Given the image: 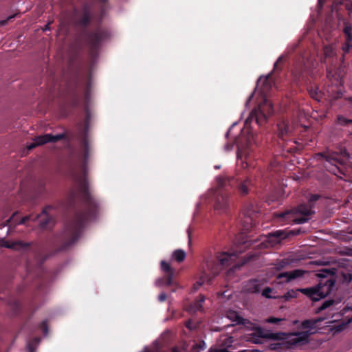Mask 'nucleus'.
Here are the masks:
<instances>
[{
    "label": "nucleus",
    "mask_w": 352,
    "mask_h": 352,
    "mask_svg": "<svg viewBox=\"0 0 352 352\" xmlns=\"http://www.w3.org/2000/svg\"><path fill=\"white\" fill-rule=\"evenodd\" d=\"M88 124L81 132L80 143L82 148V170L74 175L76 188L71 190L68 197L69 206L74 209V216L65 225L63 232L49 241L54 249L53 254L67 250L80 237L85 225L94 219L99 212V204L92 194L88 182L86 164L89 155Z\"/></svg>",
    "instance_id": "nucleus-1"
},
{
    "label": "nucleus",
    "mask_w": 352,
    "mask_h": 352,
    "mask_svg": "<svg viewBox=\"0 0 352 352\" xmlns=\"http://www.w3.org/2000/svg\"><path fill=\"white\" fill-rule=\"evenodd\" d=\"M75 14L77 16L75 24L76 26L85 28L81 35L84 38L85 44L89 47V55L94 61L98 56V50L102 42L109 38V33L107 30L100 27L96 28L94 30L87 28L92 19L91 12L87 4L82 6L81 14H79L77 10H75Z\"/></svg>",
    "instance_id": "nucleus-2"
},
{
    "label": "nucleus",
    "mask_w": 352,
    "mask_h": 352,
    "mask_svg": "<svg viewBox=\"0 0 352 352\" xmlns=\"http://www.w3.org/2000/svg\"><path fill=\"white\" fill-rule=\"evenodd\" d=\"M214 209L219 212H226L230 205L228 189L234 188L241 195L248 194L253 186L250 178L239 179L236 177H219L217 178Z\"/></svg>",
    "instance_id": "nucleus-3"
},
{
    "label": "nucleus",
    "mask_w": 352,
    "mask_h": 352,
    "mask_svg": "<svg viewBox=\"0 0 352 352\" xmlns=\"http://www.w3.org/2000/svg\"><path fill=\"white\" fill-rule=\"evenodd\" d=\"M315 158L324 160L326 170L338 177L345 175L348 169L352 168L350 155L345 148H341L340 152L327 151L316 153Z\"/></svg>",
    "instance_id": "nucleus-4"
},
{
    "label": "nucleus",
    "mask_w": 352,
    "mask_h": 352,
    "mask_svg": "<svg viewBox=\"0 0 352 352\" xmlns=\"http://www.w3.org/2000/svg\"><path fill=\"white\" fill-rule=\"evenodd\" d=\"M319 195H311L307 204H300L290 210L282 212L276 213L277 221L283 224L295 223L302 224L307 222L311 216L314 213L312 210L314 204L320 199Z\"/></svg>",
    "instance_id": "nucleus-5"
},
{
    "label": "nucleus",
    "mask_w": 352,
    "mask_h": 352,
    "mask_svg": "<svg viewBox=\"0 0 352 352\" xmlns=\"http://www.w3.org/2000/svg\"><path fill=\"white\" fill-rule=\"evenodd\" d=\"M334 285L335 281L329 278L325 280L324 282L320 281L318 285L313 287L297 289L296 290L290 289L282 296V298L285 301H288L292 298H297L298 292H300L309 297L311 300L318 301L331 294Z\"/></svg>",
    "instance_id": "nucleus-6"
},
{
    "label": "nucleus",
    "mask_w": 352,
    "mask_h": 352,
    "mask_svg": "<svg viewBox=\"0 0 352 352\" xmlns=\"http://www.w3.org/2000/svg\"><path fill=\"white\" fill-rule=\"evenodd\" d=\"M248 245V242H244L241 246L238 247L236 250H232L230 252H218L214 261H207V270L212 275V277L217 276L223 268L232 265L237 259L239 255Z\"/></svg>",
    "instance_id": "nucleus-7"
},
{
    "label": "nucleus",
    "mask_w": 352,
    "mask_h": 352,
    "mask_svg": "<svg viewBox=\"0 0 352 352\" xmlns=\"http://www.w3.org/2000/svg\"><path fill=\"white\" fill-rule=\"evenodd\" d=\"M311 68V60L304 57L298 58L294 65L292 74L296 82L305 80L310 74Z\"/></svg>",
    "instance_id": "nucleus-8"
},
{
    "label": "nucleus",
    "mask_w": 352,
    "mask_h": 352,
    "mask_svg": "<svg viewBox=\"0 0 352 352\" xmlns=\"http://www.w3.org/2000/svg\"><path fill=\"white\" fill-rule=\"evenodd\" d=\"M52 208V206H47L45 208H43L42 212L36 216L26 215L23 217L21 221H19V224H25L28 221H35L37 219L40 218L41 216H43V219L41 220L39 223V226L41 229H47L51 226H53L54 223V221L53 218H52L48 214V211Z\"/></svg>",
    "instance_id": "nucleus-9"
},
{
    "label": "nucleus",
    "mask_w": 352,
    "mask_h": 352,
    "mask_svg": "<svg viewBox=\"0 0 352 352\" xmlns=\"http://www.w3.org/2000/svg\"><path fill=\"white\" fill-rule=\"evenodd\" d=\"M273 111L272 104L267 99H265L263 102L259 105L258 109L254 111L251 116H254L256 123L261 125L273 113Z\"/></svg>",
    "instance_id": "nucleus-10"
},
{
    "label": "nucleus",
    "mask_w": 352,
    "mask_h": 352,
    "mask_svg": "<svg viewBox=\"0 0 352 352\" xmlns=\"http://www.w3.org/2000/svg\"><path fill=\"white\" fill-rule=\"evenodd\" d=\"M67 135L65 133H60L58 135H52L50 133L44 134L42 135L36 136L34 138V142L29 146V149H32L36 146L43 145L46 143H55L60 140L66 139Z\"/></svg>",
    "instance_id": "nucleus-11"
},
{
    "label": "nucleus",
    "mask_w": 352,
    "mask_h": 352,
    "mask_svg": "<svg viewBox=\"0 0 352 352\" xmlns=\"http://www.w3.org/2000/svg\"><path fill=\"white\" fill-rule=\"evenodd\" d=\"M160 265L162 270L165 273V274L161 280H158L160 284L165 285L166 286H175V287H177V283L173 280L175 271L170 267L169 263L165 261H162Z\"/></svg>",
    "instance_id": "nucleus-12"
},
{
    "label": "nucleus",
    "mask_w": 352,
    "mask_h": 352,
    "mask_svg": "<svg viewBox=\"0 0 352 352\" xmlns=\"http://www.w3.org/2000/svg\"><path fill=\"white\" fill-rule=\"evenodd\" d=\"M305 273V271L300 269H296L290 272H285L280 273L276 276V279L279 280V283H287L292 280L302 277Z\"/></svg>",
    "instance_id": "nucleus-13"
},
{
    "label": "nucleus",
    "mask_w": 352,
    "mask_h": 352,
    "mask_svg": "<svg viewBox=\"0 0 352 352\" xmlns=\"http://www.w3.org/2000/svg\"><path fill=\"white\" fill-rule=\"evenodd\" d=\"M291 133L292 127L288 120L283 119L277 123V133L279 138L285 140Z\"/></svg>",
    "instance_id": "nucleus-14"
},
{
    "label": "nucleus",
    "mask_w": 352,
    "mask_h": 352,
    "mask_svg": "<svg viewBox=\"0 0 352 352\" xmlns=\"http://www.w3.org/2000/svg\"><path fill=\"white\" fill-rule=\"evenodd\" d=\"M1 246L12 249L14 250H26L31 246V243H25L21 241H4L1 243Z\"/></svg>",
    "instance_id": "nucleus-15"
},
{
    "label": "nucleus",
    "mask_w": 352,
    "mask_h": 352,
    "mask_svg": "<svg viewBox=\"0 0 352 352\" xmlns=\"http://www.w3.org/2000/svg\"><path fill=\"white\" fill-rule=\"evenodd\" d=\"M263 283L261 280L252 279L250 280L246 284V290L250 293L257 294L259 293Z\"/></svg>",
    "instance_id": "nucleus-16"
},
{
    "label": "nucleus",
    "mask_w": 352,
    "mask_h": 352,
    "mask_svg": "<svg viewBox=\"0 0 352 352\" xmlns=\"http://www.w3.org/2000/svg\"><path fill=\"white\" fill-rule=\"evenodd\" d=\"M237 157L241 160L244 158L247 166H248L251 160V154L249 147L246 146L243 148L241 146H238Z\"/></svg>",
    "instance_id": "nucleus-17"
},
{
    "label": "nucleus",
    "mask_w": 352,
    "mask_h": 352,
    "mask_svg": "<svg viewBox=\"0 0 352 352\" xmlns=\"http://www.w3.org/2000/svg\"><path fill=\"white\" fill-rule=\"evenodd\" d=\"M311 333H313L309 331L298 332V333H295V336L296 337L293 340L294 343L298 344V343L307 342L309 340V337L310 336V335Z\"/></svg>",
    "instance_id": "nucleus-18"
},
{
    "label": "nucleus",
    "mask_w": 352,
    "mask_h": 352,
    "mask_svg": "<svg viewBox=\"0 0 352 352\" xmlns=\"http://www.w3.org/2000/svg\"><path fill=\"white\" fill-rule=\"evenodd\" d=\"M308 93L311 98L313 99L320 101L322 98V94L319 90L318 87L316 85H311L307 88Z\"/></svg>",
    "instance_id": "nucleus-19"
},
{
    "label": "nucleus",
    "mask_w": 352,
    "mask_h": 352,
    "mask_svg": "<svg viewBox=\"0 0 352 352\" xmlns=\"http://www.w3.org/2000/svg\"><path fill=\"white\" fill-rule=\"evenodd\" d=\"M322 320V318H319L317 319H308L302 322L301 327L302 329H309L310 331L316 328V324Z\"/></svg>",
    "instance_id": "nucleus-20"
},
{
    "label": "nucleus",
    "mask_w": 352,
    "mask_h": 352,
    "mask_svg": "<svg viewBox=\"0 0 352 352\" xmlns=\"http://www.w3.org/2000/svg\"><path fill=\"white\" fill-rule=\"evenodd\" d=\"M336 124L341 126L349 127L352 125V119L347 118L343 115H338L336 119Z\"/></svg>",
    "instance_id": "nucleus-21"
},
{
    "label": "nucleus",
    "mask_w": 352,
    "mask_h": 352,
    "mask_svg": "<svg viewBox=\"0 0 352 352\" xmlns=\"http://www.w3.org/2000/svg\"><path fill=\"white\" fill-rule=\"evenodd\" d=\"M226 316L228 319L232 322H235L236 324H244V319L241 317L238 313L235 311H228L226 314Z\"/></svg>",
    "instance_id": "nucleus-22"
},
{
    "label": "nucleus",
    "mask_w": 352,
    "mask_h": 352,
    "mask_svg": "<svg viewBox=\"0 0 352 352\" xmlns=\"http://www.w3.org/2000/svg\"><path fill=\"white\" fill-rule=\"evenodd\" d=\"M345 41L342 45V50L344 54L349 53L352 49V34L344 35Z\"/></svg>",
    "instance_id": "nucleus-23"
},
{
    "label": "nucleus",
    "mask_w": 352,
    "mask_h": 352,
    "mask_svg": "<svg viewBox=\"0 0 352 352\" xmlns=\"http://www.w3.org/2000/svg\"><path fill=\"white\" fill-rule=\"evenodd\" d=\"M244 216L246 218V223L250 225L249 227H248L245 229L248 230L249 228L252 227L253 219L255 216L254 211L251 208V207H250L245 210Z\"/></svg>",
    "instance_id": "nucleus-24"
},
{
    "label": "nucleus",
    "mask_w": 352,
    "mask_h": 352,
    "mask_svg": "<svg viewBox=\"0 0 352 352\" xmlns=\"http://www.w3.org/2000/svg\"><path fill=\"white\" fill-rule=\"evenodd\" d=\"M288 234L285 233L283 230H277L276 232H273L270 234V237L274 238L275 243H279L282 239H286Z\"/></svg>",
    "instance_id": "nucleus-25"
},
{
    "label": "nucleus",
    "mask_w": 352,
    "mask_h": 352,
    "mask_svg": "<svg viewBox=\"0 0 352 352\" xmlns=\"http://www.w3.org/2000/svg\"><path fill=\"white\" fill-rule=\"evenodd\" d=\"M40 340L41 338L37 337L30 340L27 345L28 352H35L36 349L40 342Z\"/></svg>",
    "instance_id": "nucleus-26"
},
{
    "label": "nucleus",
    "mask_w": 352,
    "mask_h": 352,
    "mask_svg": "<svg viewBox=\"0 0 352 352\" xmlns=\"http://www.w3.org/2000/svg\"><path fill=\"white\" fill-rule=\"evenodd\" d=\"M173 257L176 261L181 263L186 258V252L181 249L176 250L173 253Z\"/></svg>",
    "instance_id": "nucleus-27"
},
{
    "label": "nucleus",
    "mask_w": 352,
    "mask_h": 352,
    "mask_svg": "<svg viewBox=\"0 0 352 352\" xmlns=\"http://www.w3.org/2000/svg\"><path fill=\"white\" fill-rule=\"evenodd\" d=\"M205 281H207L208 284H210L212 281V278L209 277V276L208 274H206V273L200 278V279L199 280H197L194 284V286H193L194 289L197 290L199 287H201L205 283Z\"/></svg>",
    "instance_id": "nucleus-28"
},
{
    "label": "nucleus",
    "mask_w": 352,
    "mask_h": 352,
    "mask_svg": "<svg viewBox=\"0 0 352 352\" xmlns=\"http://www.w3.org/2000/svg\"><path fill=\"white\" fill-rule=\"evenodd\" d=\"M263 88L262 89V91L265 92L268 89H271L272 86V74H269L263 80Z\"/></svg>",
    "instance_id": "nucleus-29"
},
{
    "label": "nucleus",
    "mask_w": 352,
    "mask_h": 352,
    "mask_svg": "<svg viewBox=\"0 0 352 352\" xmlns=\"http://www.w3.org/2000/svg\"><path fill=\"white\" fill-rule=\"evenodd\" d=\"M233 342H234L233 337H232V336L225 337L223 339L221 340L220 346L222 347H225L226 349H228V348L232 346Z\"/></svg>",
    "instance_id": "nucleus-30"
},
{
    "label": "nucleus",
    "mask_w": 352,
    "mask_h": 352,
    "mask_svg": "<svg viewBox=\"0 0 352 352\" xmlns=\"http://www.w3.org/2000/svg\"><path fill=\"white\" fill-rule=\"evenodd\" d=\"M340 301H336L334 299H328L323 302L322 305L320 307L319 310L323 311L326 309L327 308L331 307V305H336L339 303Z\"/></svg>",
    "instance_id": "nucleus-31"
},
{
    "label": "nucleus",
    "mask_w": 352,
    "mask_h": 352,
    "mask_svg": "<svg viewBox=\"0 0 352 352\" xmlns=\"http://www.w3.org/2000/svg\"><path fill=\"white\" fill-rule=\"evenodd\" d=\"M284 58H285V57L283 55L278 57V58L276 60V61L275 62V63L274 65V69H273L274 72H280L282 70V67L280 66V65L283 63Z\"/></svg>",
    "instance_id": "nucleus-32"
},
{
    "label": "nucleus",
    "mask_w": 352,
    "mask_h": 352,
    "mask_svg": "<svg viewBox=\"0 0 352 352\" xmlns=\"http://www.w3.org/2000/svg\"><path fill=\"white\" fill-rule=\"evenodd\" d=\"M185 326L189 330H195L197 328L198 324L196 322H195L193 320H188L186 322Z\"/></svg>",
    "instance_id": "nucleus-33"
},
{
    "label": "nucleus",
    "mask_w": 352,
    "mask_h": 352,
    "mask_svg": "<svg viewBox=\"0 0 352 352\" xmlns=\"http://www.w3.org/2000/svg\"><path fill=\"white\" fill-rule=\"evenodd\" d=\"M334 51L331 45L325 46L324 47V54L326 57H331L333 55Z\"/></svg>",
    "instance_id": "nucleus-34"
},
{
    "label": "nucleus",
    "mask_w": 352,
    "mask_h": 352,
    "mask_svg": "<svg viewBox=\"0 0 352 352\" xmlns=\"http://www.w3.org/2000/svg\"><path fill=\"white\" fill-rule=\"evenodd\" d=\"M343 33L344 35L352 34V26L348 22L344 23Z\"/></svg>",
    "instance_id": "nucleus-35"
},
{
    "label": "nucleus",
    "mask_w": 352,
    "mask_h": 352,
    "mask_svg": "<svg viewBox=\"0 0 352 352\" xmlns=\"http://www.w3.org/2000/svg\"><path fill=\"white\" fill-rule=\"evenodd\" d=\"M204 296H200L199 300L195 302V308L196 309V310H201V309L202 308V303L204 302Z\"/></svg>",
    "instance_id": "nucleus-36"
},
{
    "label": "nucleus",
    "mask_w": 352,
    "mask_h": 352,
    "mask_svg": "<svg viewBox=\"0 0 352 352\" xmlns=\"http://www.w3.org/2000/svg\"><path fill=\"white\" fill-rule=\"evenodd\" d=\"M272 289L270 287H267L263 290L262 296L267 298H273L274 297L270 296V293L272 292Z\"/></svg>",
    "instance_id": "nucleus-37"
},
{
    "label": "nucleus",
    "mask_w": 352,
    "mask_h": 352,
    "mask_svg": "<svg viewBox=\"0 0 352 352\" xmlns=\"http://www.w3.org/2000/svg\"><path fill=\"white\" fill-rule=\"evenodd\" d=\"M39 328L41 329V330H42V331L45 333V334H47V331H48V327H47V322L46 320H44L43 321L40 326H39Z\"/></svg>",
    "instance_id": "nucleus-38"
},
{
    "label": "nucleus",
    "mask_w": 352,
    "mask_h": 352,
    "mask_svg": "<svg viewBox=\"0 0 352 352\" xmlns=\"http://www.w3.org/2000/svg\"><path fill=\"white\" fill-rule=\"evenodd\" d=\"M14 16H15V14H14V15H11V16H8L6 19L1 20V21H0V25H1V26H4V25H7V24H8V23L11 19H14Z\"/></svg>",
    "instance_id": "nucleus-39"
},
{
    "label": "nucleus",
    "mask_w": 352,
    "mask_h": 352,
    "mask_svg": "<svg viewBox=\"0 0 352 352\" xmlns=\"http://www.w3.org/2000/svg\"><path fill=\"white\" fill-rule=\"evenodd\" d=\"M283 320V319L278 318L270 317L267 320V321L270 323L277 324L278 322H280Z\"/></svg>",
    "instance_id": "nucleus-40"
},
{
    "label": "nucleus",
    "mask_w": 352,
    "mask_h": 352,
    "mask_svg": "<svg viewBox=\"0 0 352 352\" xmlns=\"http://www.w3.org/2000/svg\"><path fill=\"white\" fill-rule=\"evenodd\" d=\"M89 86H90V83L89 82V83H87L86 91L85 93V99L86 102H87L89 100Z\"/></svg>",
    "instance_id": "nucleus-41"
},
{
    "label": "nucleus",
    "mask_w": 352,
    "mask_h": 352,
    "mask_svg": "<svg viewBox=\"0 0 352 352\" xmlns=\"http://www.w3.org/2000/svg\"><path fill=\"white\" fill-rule=\"evenodd\" d=\"M286 264L287 263L285 262L281 261L276 265V269L280 270L285 267Z\"/></svg>",
    "instance_id": "nucleus-42"
},
{
    "label": "nucleus",
    "mask_w": 352,
    "mask_h": 352,
    "mask_svg": "<svg viewBox=\"0 0 352 352\" xmlns=\"http://www.w3.org/2000/svg\"><path fill=\"white\" fill-rule=\"evenodd\" d=\"M167 296L165 293L162 292L158 296V300L160 302H164L166 300Z\"/></svg>",
    "instance_id": "nucleus-43"
},
{
    "label": "nucleus",
    "mask_w": 352,
    "mask_h": 352,
    "mask_svg": "<svg viewBox=\"0 0 352 352\" xmlns=\"http://www.w3.org/2000/svg\"><path fill=\"white\" fill-rule=\"evenodd\" d=\"M344 280L346 282H350L352 280V274H346L343 275Z\"/></svg>",
    "instance_id": "nucleus-44"
},
{
    "label": "nucleus",
    "mask_w": 352,
    "mask_h": 352,
    "mask_svg": "<svg viewBox=\"0 0 352 352\" xmlns=\"http://www.w3.org/2000/svg\"><path fill=\"white\" fill-rule=\"evenodd\" d=\"M345 8L349 12H352V2L349 1L345 3Z\"/></svg>",
    "instance_id": "nucleus-45"
},
{
    "label": "nucleus",
    "mask_w": 352,
    "mask_h": 352,
    "mask_svg": "<svg viewBox=\"0 0 352 352\" xmlns=\"http://www.w3.org/2000/svg\"><path fill=\"white\" fill-rule=\"evenodd\" d=\"M210 352H230L228 349H226L225 347H223V349H210Z\"/></svg>",
    "instance_id": "nucleus-46"
},
{
    "label": "nucleus",
    "mask_w": 352,
    "mask_h": 352,
    "mask_svg": "<svg viewBox=\"0 0 352 352\" xmlns=\"http://www.w3.org/2000/svg\"><path fill=\"white\" fill-rule=\"evenodd\" d=\"M268 338H270L272 339H274V340H278L279 339L278 338V335L277 333H271Z\"/></svg>",
    "instance_id": "nucleus-47"
},
{
    "label": "nucleus",
    "mask_w": 352,
    "mask_h": 352,
    "mask_svg": "<svg viewBox=\"0 0 352 352\" xmlns=\"http://www.w3.org/2000/svg\"><path fill=\"white\" fill-rule=\"evenodd\" d=\"M299 232H300V231H299V230H292V231L290 232V234H291L292 235H297V234H299Z\"/></svg>",
    "instance_id": "nucleus-48"
},
{
    "label": "nucleus",
    "mask_w": 352,
    "mask_h": 352,
    "mask_svg": "<svg viewBox=\"0 0 352 352\" xmlns=\"http://www.w3.org/2000/svg\"><path fill=\"white\" fill-rule=\"evenodd\" d=\"M50 25H51L50 22H49L47 24H46L44 30H50Z\"/></svg>",
    "instance_id": "nucleus-49"
},
{
    "label": "nucleus",
    "mask_w": 352,
    "mask_h": 352,
    "mask_svg": "<svg viewBox=\"0 0 352 352\" xmlns=\"http://www.w3.org/2000/svg\"><path fill=\"white\" fill-rule=\"evenodd\" d=\"M345 100L350 103H352V96L345 98Z\"/></svg>",
    "instance_id": "nucleus-50"
},
{
    "label": "nucleus",
    "mask_w": 352,
    "mask_h": 352,
    "mask_svg": "<svg viewBox=\"0 0 352 352\" xmlns=\"http://www.w3.org/2000/svg\"><path fill=\"white\" fill-rule=\"evenodd\" d=\"M78 104V96H76L74 100V106H77Z\"/></svg>",
    "instance_id": "nucleus-51"
},
{
    "label": "nucleus",
    "mask_w": 352,
    "mask_h": 352,
    "mask_svg": "<svg viewBox=\"0 0 352 352\" xmlns=\"http://www.w3.org/2000/svg\"><path fill=\"white\" fill-rule=\"evenodd\" d=\"M172 352H179V350L177 347H173L172 349Z\"/></svg>",
    "instance_id": "nucleus-52"
},
{
    "label": "nucleus",
    "mask_w": 352,
    "mask_h": 352,
    "mask_svg": "<svg viewBox=\"0 0 352 352\" xmlns=\"http://www.w3.org/2000/svg\"><path fill=\"white\" fill-rule=\"evenodd\" d=\"M241 265L234 264L232 266L233 269L239 268Z\"/></svg>",
    "instance_id": "nucleus-53"
},
{
    "label": "nucleus",
    "mask_w": 352,
    "mask_h": 352,
    "mask_svg": "<svg viewBox=\"0 0 352 352\" xmlns=\"http://www.w3.org/2000/svg\"><path fill=\"white\" fill-rule=\"evenodd\" d=\"M347 137L352 138V132L349 131L347 133Z\"/></svg>",
    "instance_id": "nucleus-54"
},
{
    "label": "nucleus",
    "mask_w": 352,
    "mask_h": 352,
    "mask_svg": "<svg viewBox=\"0 0 352 352\" xmlns=\"http://www.w3.org/2000/svg\"><path fill=\"white\" fill-rule=\"evenodd\" d=\"M318 5L322 6V0H318Z\"/></svg>",
    "instance_id": "nucleus-55"
},
{
    "label": "nucleus",
    "mask_w": 352,
    "mask_h": 352,
    "mask_svg": "<svg viewBox=\"0 0 352 352\" xmlns=\"http://www.w3.org/2000/svg\"><path fill=\"white\" fill-rule=\"evenodd\" d=\"M259 333H260V336H259L260 337H261V338H267V336L261 335V332H259Z\"/></svg>",
    "instance_id": "nucleus-56"
},
{
    "label": "nucleus",
    "mask_w": 352,
    "mask_h": 352,
    "mask_svg": "<svg viewBox=\"0 0 352 352\" xmlns=\"http://www.w3.org/2000/svg\"><path fill=\"white\" fill-rule=\"evenodd\" d=\"M86 113H87V117L88 118L89 117V112H88V109H87V107H86Z\"/></svg>",
    "instance_id": "nucleus-57"
},
{
    "label": "nucleus",
    "mask_w": 352,
    "mask_h": 352,
    "mask_svg": "<svg viewBox=\"0 0 352 352\" xmlns=\"http://www.w3.org/2000/svg\"><path fill=\"white\" fill-rule=\"evenodd\" d=\"M253 342H254V343H256V344H258V343H259L260 342H258L257 340H253Z\"/></svg>",
    "instance_id": "nucleus-58"
},
{
    "label": "nucleus",
    "mask_w": 352,
    "mask_h": 352,
    "mask_svg": "<svg viewBox=\"0 0 352 352\" xmlns=\"http://www.w3.org/2000/svg\"><path fill=\"white\" fill-rule=\"evenodd\" d=\"M252 97H253V94H252V95L250 96V98H249V99H248V101H250V100L252 99Z\"/></svg>",
    "instance_id": "nucleus-59"
},
{
    "label": "nucleus",
    "mask_w": 352,
    "mask_h": 352,
    "mask_svg": "<svg viewBox=\"0 0 352 352\" xmlns=\"http://www.w3.org/2000/svg\"><path fill=\"white\" fill-rule=\"evenodd\" d=\"M240 352H249V351H247V350H243V351H240Z\"/></svg>",
    "instance_id": "nucleus-60"
}]
</instances>
